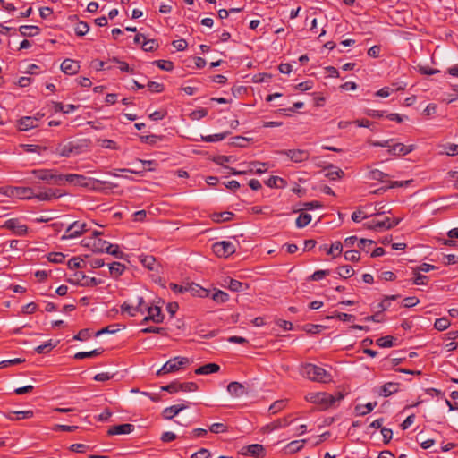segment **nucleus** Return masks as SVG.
<instances>
[{"mask_svg": "<svg viewBox=\"0 0 458 458\" xmlns=\"http://www.w3.org/2000/svg\"><path fill=\"white\" fill-rule=\"evenodd\" d=\"M300 374L314 382L329 383L332 381V375L325 369L312 363H304L300 366Z\"/></svg>", "mask_w": 458, "mask_h": 458, "instance_id": "1", "label": "nucleus"}, {"mask_svg": "<svg viewBox=\"0 0 458 458\" xmlns=\"http://www.w3.org/2000/svg\"><path fill=\"white\" fill-rule=\"evenodd\" d=\"M343 399L344 394L341 392H338L335 395L326 392L309 393L306 395L308 402L319 405L322 410L334 406L335 403Z\"/></svg>", "mask_w": 458, "mask_h": 458, "instance_id": "2", "label": "nucleus"}, {"mask_svg": "<svg viewBox=\"0 0 458 458\" xmlns=\"http://www.w3.org/2000/svg\"><path fill=\"white\" fill-rule=\"evenodd\" d=\"M31 174L38 180L55 184H64V174H57L56 170L54 169H35L31 171Z\"/></svg>", "mask_w": 458, "mask_h": 458, "instance_id": "3", "label": "nucleus"}, {"mask_svg": "<svg viewBox=\"0 0 458 458\" xmlns=\"http://www.w3.org/2000/svg\"><path fill=\"white\" fill-rule=\"evenodd\" d=\"M189 364L190 360L188 358L177 356L167 360L162 368L157 371V375L162 376L168 373L177 372Z\"/></svg>", "mask_w": 458, "mask_h": 458, "instance_id": "4", "label": "nucleus"}, {"mask_svg": "<svg viewBox=\"0 0 458 458\" xmlns=\"http://www.w3.org/2000/svg\"><path fill=\"white\" fill-rule=\"evenodd\" d=\"M103 234L102 232L94 231L93 237L89 241L83 240L82 242L84 246L91 247L94 252H106L108 250V248H113L114 244H111L106 240L99 238L98 236Z\"/></svg>", "mask_w": 458, "mask_h": 458, "instance_id": "5", "label": "nucleus"}, {"mask_svg": "<svg viewBox=\"0 0 458 458\" xmlns=\"http://www.w3.org/2000/svg\"><path fill=\"white\" fill-rule=\"evenodd\" d=\"M145 312L148 315L142 319L141 324H146L148 321H152L156 324L162 323L165 318V315L162 312V308L158 305H143Z\"/></svg>", "mask_w": 458, "mask_h": 458, "instance_id": "6", "label": "nucleus"}, {"mask_svg": "<svg viewBox=\"0 0 458 458\" xmlns=\"http://www.w3.org/2000/svg\"><path fill=\"white\" fill-rule=\"evenodd\" d=\"M161 390L170 394H174L180 391L194 392L198 390V385L195 382L180 383L178 381H174L166 386H162Z\"/></svg>", "mask_w": 458, "mask_h": 458, "instance_id": "7", "label": "nucleus"}, {"mask_svg": "<svg viewBox=\"0 0 458 458\" xmlns=\"http://www.w3.org/2000/svg\"><path fill=\"white\" fill-rule=\"evenodd\" d=\"M213 252L219 258H227L236 250L235 245L228 241L215 242L212 245Z\"/></svg>", "mask_w": 458, "mask_h": 458, "instance_id": "8", "label": "nucleus"}, {"mask_svg": "<svg viewBox=\"0 0 458 458\" xmlns=\"http://www.w3.org/2000/svg\"><path fill=\"white\" fill-rule=\"evenodd\" d=\"M145 304L144 298L141 296L137 297L136 304H130L127 301H124L121 305L122 313H127L130 317H135L137 313L144 314L145 310L143 305Z\"/></svg>", "mask_w": 458, "mask_h": 458, "instance_id": "9", "label": "nucleus"}, {"mask_svg": "<svg viewBox=\"0 0 458 458\" xmlns=\"http://www.w3.org/2000/svg\"><path fill=\"white\" fill-rule=\"evenodd\" d=\"M87 230L86 223L75 221L66 228L64 234L62 236V239L65 240L77 238L87 232Z\"/></svg>", "mask_w": 458, "mask_h": 458, "instance_id": "10", "label": "nucleus"}, {"mask_svg": "<svg viewBox=\"0 0 458 458\" xmlns=\"http://www.w3.org/2000/svg\"><path fill=\"white\" fill-rule=\"evenodd\" d=\"M281 155H285L294 163H301L310 158V152L305 149H286L280 152Z\"/></svg>", "mask_w": 458, "mask_h": 458, "instance_id": "11", "label": "nucleus"}, {"mask_svg": "<svg viewBox=\"0 0 458 458\" xmlns=\"http://www.w3.org/2000/svg\"><path fill=\"white\" fill-rule=\"evenodd\" d=\"M81 148L79 145L73 143V142H67L64 144H60L57 148L55 152L65 157H69L72 155H77L80 153Z\"/></svg>", "mask_w": 458, "mask_h": 458, "instance_id": "12", "label": "nucleus"}, {"mask_svg": "<svg viewBox=\"0 0 458 458\" xmlns=\"http://www.w3.org/2000/svg\"><path fill=\"white\" fill-rule=\"evenodd\" d=\"M10 194L21 199H30L34 198V191L30 187H12L10 189Z\"/></svg>", "mask_w": 458, "mask_h": 458, "instance_id": "13", "label": "nucleus"}, {"mask_svg": "<svg viewBox=\"0 0 458 458\" xmlns=\"http://www.w3.org/2000/svg\"><path fill=\"white\" fill-rule=\"evenodd\" d=\"M242 454L243 455H250L252 457L261 458L266 454L265 448L262 445L252 444L242 448Z\"/></svg>", "mask_w": 458, "mask_h": 458, "instance_id": "14", "label": "nucleus"}, {"mask_svg": "<svg viewBox=\"0 0 458 458\" xmlns=\"http://www.w3.org/2000/svg\"><path fill=\"white\" fill-rule=\"evenodd\" d=\"M64 182H67L77 186L89 187V179L82 174H69L64 175Z\"/></svg>", "mask_w": 458, "mask_h": 458, "instance_id": "15", "label": "nucleus"}, {"mask_svg": "<svg viewBox=\"0 0 458 458\" xmlns=\"http://www.w3.org/2000/svg\"><path fill=\"white\" fill-rule=\"evenodd\" d=\"M81 278L82 282H80L79 280L73 281L72 279H67L66 281L72 284L84 286V287H93V286L101 284L103 283V280H101V279H98L96 277H89V276H85L84 274L81 275Z\"/></svg>", "mask_w": 458, "mask_h": 458, "instance_id": "16", "label": "nucleus"}, {"mask_svg": "<svg viewBox=\"0 0 458 458\" xmlns=\"http://www.w3.org/2000/svg\"><path fill=\"white\" fill-rule=\"evenodd\" d=\"M414 149V145H404L403 143H394L388 149V154L394 156H405Z\"/></svg>", "mask_w": 458, "mask_h": 458, "instance_id": "17", "label": "nucleus"}, {"mask_svg": "<svg viewBox=\"0 0 458 458\" xmlns=\"http://www.w3.org/2000/svg\"><path fill=\"white\" fill-rule=\"evenodd\" d=\"M4 226L20 236L25 235L28 232V227L25 225L19 224L17 219L7 220Z\"/></svg>", "mask_w": 458, "mask_h": 458, "instance_id": "18", "label": "nucleus"}, {"mask_svg": "<svg viewBox=\"0 0 458 458\" xmlns=\"http://www.w3.org/2000/svg\"><path fill=\"white\" fill-rule=\"evenodd\" d=\"M134 430V425L125 423V424H120V425H114L109 428L107 430V434L109 436L113 435H125L130 434Z\"/></svg>", "mask_w": 458, "mask_h": 458, "instance_id": "19", "label": "nucleus"}, {"mask_svg": "<svg viewBox=\"0 0 458 458\" xmlns=\"http://www.w3.org/2000/svg\"><path fill=\"white\" fill-rule=\"evenodd\" d=\"M61 70L68 75H74L80 70L79 62L72 59H65L61 64Z\"/></svg>", "mask_w": 458, "mask_h": 458, "instance_id": "20", "label": "nucleus"}, {"mask_svg": "<svg viewBox=\"0 0 458 458\" xmlns=\"http://www.w3.org/2000/svg\"><path fill=\"white\" fill-rule=\"evenodd\" d=\"M39 118L32 116L21 117L18 122L20 131H28L38 126Z\"/></svg>", "mask_w": 458, "mask_h": 458, "instance_id": "21", "label": "nucleus"}, {"mask_svg": "<svg viewBox=\"0 0 458 458\" xmlns=\"http://www.w3.org/2000/svg\"><path fill=\"white\" fill-rule=\"evenodd\" d=\"M63 196L59 190L49 189L46 191L39 192L34 195V198L40 201H50Z\"/></svg>", "mask_w": 458, "mask_h": 458, "instance_id": "22", "label": "nucleus"}, {"mask_svg": "<svg viewBox=\"0 0 458 458\" xmlns=\"http://www.w3.org/2000/svg\"><path fill=\"white\" fill-rule=\"evenodd\" d=\"M188 408V404H175L170 407L164 409L162 411V416L165 420H172L175 417L179 412Z\"/></svg>", "mask_w": 458, "mask_h": 458, "instance_id": "23", "label": "nucleus"}, {"mask_svg": "<svg viewBox=\"0 0 458 458\" xmlns=\"http://www.w3.org/2000/svg\"><path fill=\"white\" fill-rule=\"evenodd\" d=\"M228 393L233 397H241L247 394L246 387L239 382H231L227 386Z\"/></svg>", "mask_w": 458, "mask_h": 458, "instance_id": "24", "label": "nucleus"}, {"mask_svg": "<svg viewBox=\"0 0 458 458\" xmlns=\"http://www.w3.org/2000/svg\"><path fill=\"white\" fill-rule=\"evenodd\" d=\"M399 391V383L387 382L384 384L378 392V394L384 397H388Z\"/></svg>", "mask_w": 458, "mask_h": 458, "instance_id": "25", "label": "nucleus"}, {"mask_svg": "<svg viewBox=\"0 0 458 458\" xmlns=\"http://www.w3.org/2000/svg\"><path fill=\"white\" fill-rule=\"evenodd\" d=\"M264 182L267 187L275 189H284L287 186V182L284 178L276 175L270 176Z\"/></svg>", "mask_w": 458, "mask_h": 458, "instance_id": "26", "label": "nucleus"}, {"mask_svg": "<svg viewBox=\"0 0 458 458\" xmlns=\"http://www.w3.org/2000/svg\"><path fill=\"white\" fill-rule=\"evenodd\" d=\"M268 169V164L259 161H252L248 164L247 172L255 173L258 174H264Z\"/></svg>", "mask_w": 458, "mask_h": 458, "instance_id": "27", "label": "nucleus"}, {"mask_svg": "<svg viewBox=\"0 0 458 458\" xmlns=\"http://www.w3.org/2000/svg\"><path fill=\"white\" fill-rule=\"evenodd\" d=\"M139 259L140 263L150 271H154L157 269V262L156 258L152 255H140L139 256Z\"/></svg>", "mask_w": 458, "mask_h": 458, "instance_id": "28", "label": "nucleus"}, {"mask_svg": "<svg viewBox=\"0 0 458 458\" xmlns=\"http://www.w3.org/2000/svg\"><path fill=\"white\" fill-rule=\"evenodd\" d=\"M187 293H190L192 296L200 298L208 296V291L197 284H188Z\"/></svg>", "mask_w": 458, "mask_h": 458, "instance_id": "29", "label": "nucleus"}, {"mask_svg": "<svg viewBox=\"0 0 458 458\" xmlns=\"http://www.w3.org/2000/svg\"><path fill=\"white\" fill-rule=\"evenodd\" d=\"M220 369V366L216 363H208L195 370V374L197 375H208L212 373H216Z\"/></svg>", "mask_w": 458, "mask_h": 458, "instance_id": "30", "label": "nucleus"}, {"mask_svg": "<svg viewBox=\"0 0 458 458\" xmlns=\"http://www.w3.org/2000/svg\"><path fill=\"white\" fill-rule=\"evenodd\" d=\"M367 178L369 180L378 181L381 182H388L389 174L378 169H373L368 173Z\"/></svg>", "mask_w": 458, "mask_h": 458, "instance_id": "31", "label": "nucleus"}, {"mask_svg": "<svg viewBox=\"0 0 458 458\" xmlns=\"http://www.w3.org/2000/svg\"><path fill=\"white\" fill-rule=\"evenodd\" d=\"M234 216V214L230 211L216 212L213 213L210 217L215 223H222L231 221Z\"/></svg>", "mask_w": 458, "mask_h": 458, "instance_id": "32", "label": "nucleus"}, {"mask_svg": "<svg viewBox=\"0 0 458 458\" xmlns=\"http://www.w3.org/2000/svg\"><path fill=\"white\" fill-rule=\"evenodd\" d=\"M34 415V412L31 410L28 411H10L6 418L11 420H21V419H30Z\"/></svg>", "mask_w": 458, "mask_h": 458, "instance_id": "33", "label": "nucleus"}, {"mask_svg": "<svg viewBox=\"0 0 458 458\" xmlns=\"http://www.w3.org/2000/svg\"><path fill=\"white\" fill-rule=\"evenodd\" d=\"M19 30L24 37H34L40 32V29L33 25H22L20 27Z\"/></svg>", "mask_w": 458, "mask_h": 458, "instance_id": "34", "label": "nucleus"}, {"mask_svg": "<svg viewBox=\"0 0 458 458\" xmlns=\"http://www.w3.org/2000/svg\"><path fill=\"white\" fill-rule=\"evenodd\" d=\"M225 283H228V288L233 292H242L247 289V284L236 280L228 277L225 280Z\"/></svg>", "mask_w": 458, "mask_h": 458, "instance_id": "35", "label": "nucleus"}, {"mask_svg": "<svg viewBox=\"0 0 458 458\" xmlns=\"http://www.w3.org/2000/svg\"><path fill=\"white\" fill-rule=\"evenodd\" d=\"M327 169L329 171L326 174V177H327L329 180L334 181L340 179L344 175V173L342 169L335 167L333 165H329Z\"/></svg>", "mask_w": 458, "mask_h": 458, "instance_id": "36", "label": "nucleus"}, {"mask_svg": "<svg viewBox=\"0 0 458 458\" xmlns=\"http://www.w3.org/2000/svg\"><path fill=\"white\" fill-rule=\"evenodd\" d=\"M364 226L367 229L375 230V231H379L381 229H386V218L382 221L373 219L369 222L365 223Z\"/></svg>", "mask_w": 458, "mask_h": 458, "instance_id": "37", "label": "nucleus"}, {"mask_svg": "<svg viewBox=\"0 0 458 458\" xmlns=\"http://www.w3.org/2000/svg\"><path fill=\"white\" fill-rule=\"evenodd\" d=\"M126 267L120 262H113L109 266V271L113 277H118L124 272Z\"/></svg>", "mask_w": 458, "mask_h": 458, "instance_id": "38", "label": "nucleus"}, {"mask_svg": "<svg viewBox=\"0 0 458 458\" xmlns=\"http://www.w3.org/2000/svg\"><path fill=\"white\" fill-rule=\"evenodd\" d=\"M103 351L104 350L102 348H98V349L92 350L90 352H79L75 353L74 359L82 360L85 358H93V357L100 355L103 352Z\"/></svg>", "mask_w": 458, "mask_h": 458, "instance_id": "39", "label": "nucleus"}, {"mask_svg": "<svg viewBox=\"0 0 458 458\" xmlns=\"http://www.w3.org/2000/svg\"><path fill=\"white\" fill-rule=\"evenodd\" d=\"M377 403L374 402V403H368L365 405H357L355 407V411L358 415L364 416V415L369 413L370 411H372L373 409L377 406Z\"/></svg>", "mask_w": 458, "mask_h": 458, "instance_id": "40", "label": "nucleus"}, {"mask_svg": "<svg viewBox=\"0 0 458 458\" xmlns=\"http://www.w3.org/2000/svg\"><path fill=\"white\" fill-rule=\"evenodd\" d=\"M395 340L396 339L394 337H393L392 335H386V336L378 338L376 341V344H377V345H378L379 347H382V348H390L394 345Z\"/></svg>", "mask_w": 458, "mask_h": 458, "instance_id": "41", "label": "nucleus"}, {"mask_svg": "<svg viewBox=\"0 0 458 458\" xmlns=\"http://www.w3.org/2000/svg\"><path fill=\"white\" fill-rule=\"evenodd\" d=\"M306 442H307L306 439L292 441L286 445V450L288 453H291V454L296 453V452L300 451L301 449H302V447Z\"/></svg>", "mask_w": 458, "mask_h": 458, "instance_id": "42", "label": "nucleus"}, {"mask_svg": "<svg viewBox=\"0 0 458 458\" xmlns=\"http://www.w3.org/2000/svg\"><path fill=\"white\" fill-rule=\"evenodd\" d=\"M311 221V216L308 213H301L296 219V226L303 228L308 225Z\"/></svg>", "mask_w": 458, "mask_h": 458, "instance_id": "43", "label": "nucleus"}, {"mask_svg": "<svg viewBox=\"0 0 458 458\" xmlns=\"http://www.w3.org/2000/svg\"><path fill=\"white\" fill-rule=\"evenodd\" d=\"M159 44L155 39H145L142 41V50L145 52H152L158 48Z\"/></svg>", "mask_w": 458, "mask_h": 458, "instance_id": "44", "label": "nucleus"}, {"mask_svg": "<svg viewBox=\"0 0 458 458\" xmlns=\"http://www.w3.org/2000/svg\"><path fill=\"white\" fill-rule=\"evenodd\" d=\"M251 139L245 138L242 136H235L230 139V145L245 148L247 146V142H249Z\"/></svg>", "mask_w": 458, "mask_h": 458, "instance_id": "45", "label": "nucleus"}, {"mask_svg": "<svg viewBox=\"0 0 458 458\" xmlns=\"http://www.w3.org/2000/svg\"><path fill=\"white\" fill-rule=\"evenodd\" d=\"M338 275L339 276L346 279L353 276L354 270L352 266L345 265L338 267Z\"/></svg>", "mask_w": 458, "mask_h": 458, "instance_id": "46", "label": "nucleus"}, {"mask_svg": "<svg viewBox=\"0 0 458 458\" xmlns=\"http://www.w3.org/2000/svg\"><path fill=\"white\" fill-rule=\"evenodd\" d=\"M110 61L113 62V63L117 64L118 66H119V69L122 72H128V73H131V74L134 73V69L131 68L126 62L120 61L116 57H113L112 59H110Z\"/></svg>", "mask_w": 458, "mask_h": 458, "instance_id": "47", "label": "nucleus"}, {"mask_svg": "<svg viewBox=\"0 0 458 458\" xmlns=\"http://www.w3.org/2000/svg\"><path fill=\"white\" fill-rule=\"evenodd\" d=\"M450 324L447 318H440L435 320L434 327L438 331H444L449 327Z\"/></svg>", "mask_w": 458, "mask_h": 458, "instance_id": "48", "label": "nucleus"}, {"mask_svg": "<svg viewBox=\"0 0 458 458\" xmlns=\"http://www.w3.org/2000/svg\"><path fill=\"white\" fill-rule=\"evenodd\" d=\"M212 299L217 303H225L228 301L229 295L224 291L217 290L212 294Z\"/></svg>", "mask_w": 458, "mask_h": 458, "instance_id": "49", "label": "nucleus"}, {"mask_svg": "<svg viewBox=\"0 0 458 458\" xmlns=\"http://www.w3.org/2000/svg\"><path fill=\"white\" fill-rule=\"evenodd\" d=\"M159 69L170 72L174 69L173 62L169 60H156L153 62Z\"/></svg>", "mask_w": 458, "mask_h": 458, "instance_id": "50", "label": "nucleus"}, {"mask_svg": "<svg viewBox=\"0 0 458 458\" xmlns=\"http://www.w3.org/2000/svg\"><path fill=\"white\" fill-rule=\"evenodd\" d=\"M120 330V324H114L107 326L98 331L96 332L95 335L99 336L103 334H114Z\"/></svg>", "mask_w": 458, "mask_h": 458, "instance_id": "51", "label": "nucleus"}, {"mask_svg": "<svg viewBox=\"0 0 458 458\" xmlns=\"http://www.w3.org/2000/svg\"><path fill=\"white\" fill-rule=\"evenodd\" d=\"M228 134H229V132L226 131V132H223V133L208 135V136L202 137V139L205 142H216V141H220V140H223L224 139H225Z\"/></svg>", "mask_w": 458, "mask_h": 458, "instance_id": "52", "label": "nucleus"}, {"mask_svg": "<svg viewBox=\"0 0 458 458\" xmlns=\"http://www.w3.org/2000/svg\"><path fill=\"white\" fill-rule=\"evenodd\" d=\"M65 256L62 252H50L47 255V260L52 263H63Z\"/></svg>", "mask_w": 458, "mask_h": 458, "instance_id": "53", "label": "nucleus"}, {"mask_svg": "<svg viewBox=\"0 0 458 458\" xmlns=\"http://www.w3.org/2000/svg\"><path fill=\"white\" fill-rule=\"evenodd\" d=\"M343 244L340 242H335L327 250V254L336 257L342 253Z\"/></svg>", "mask_w": 458, "mask_h": 458, "instance_id": "54", "label": "nucleus"}, {"mask_svg": "<svg viewBox=\"0 0 458 458\" xmlns=\"http://www.w3.org/2000/svg\"><path fill=\"white\" fill-rule=\"evenodd\" d=\"M375 244L373 240L369 239H360L358 243V247L360 250L365 252H369L371 247Z\"/></svg>", "mask_w": 458, "mask_h": 458, "instance_id": "55", "label": "nucleus"}, {"mask_svg": "<svg viewBox=\"0 0 458 458\" xmlns=\"http://www.w3.org/2000/svg\"><path fill=\"white\" fill-rule=\"evenodd\" d=\"M344 259L348 261L356 262L360 260V253L356 250H351L344 253Z\"/></svg>", "mask_w": 458, "mask_h": 458, "instance_id": "56", "label": "nucleus"}, {"mask_svg": "<svg viewBox=\"0 0 458 458\" xmlns=\"http://www.w3.org/2000/svg\"><path fill=\"white\" fill-rule=\"evenodd\" d=\"M285 405H286L285 400H277L270 405L269 411L272 413H276V412L282 411L285 407Z\"/></svg>", "mask_w": 458, "mask_h": 458, "instance_id": "57", "label": "nucleus"}, {"mask_svg": "<svg viewBox=\"0 0 458 458\" xmlns=\"http://www.w3.org/2000/svg\"><path fill=\"white\" fill-rule=\"evenodd\" d=\"M415 277L413 279V284L416 285H424L428 284V277L427 276L421 275L419 271L414 269Z\"/></svg>", "mask_w": 458, "mask_h": 458, "instance_id": "58", "label": "nucleus"}, {"mask_svg": "<svg viewBox=\"0 0 458 458\" xmlns=\"http://www.w3.org/2000/svg\"><path fill=\"white\" fill-rule=\"evenodd\" d=\"M89 30V26L85 21H80L75 27L77 36H84Z\"/></svg>", "mask_w": 458, "mask_h": 458, "instance_id": "59", "label": "nucleus"}, {"mask_svg": "<svg viewBox=\"0 0 458 458\" xmlns=\"http://www.w3.org/2000/svg\"><path fill=\"white\" fill-rule=\"evenodd\" d=\"M228 429V427L224 424V423H213L210 427H209V430L212 432V433H216V434H218V433H224V432H226Z\"/></svg>", "mask_w": 458, "mask_h": 458, "instance_id": "60", "label": "nucleus"}, {"mask_svg": "<svg viewBox=\"0 0 458 458\" xmlns=\"http://www.w3.org/2000/svg\"><path fill=\"white\" fill-rule=\"evenodd\" d=\"M55 346V344H54L50 340L44 344L37 346L35 348V351L38 353H47V352H50Z\"/></svg>", "mask_w": 458, "mask_h": 458, "instance_id": "61", "label": "nucleus"}, {"mask_svg": "<svg viewBox=\"0 0 458 458\" xmlns=\"http://www.w3.org/2000/svg\"><path fill=\"white\" fill-rule=\"evenodd\" d=\"M328 275H330L329 270H317L309 277V280L319 281Z\"/></svg>", "mask_w": 458, "mask_h": 458, "instance_id": "62", "label": "nucleus"}, {"mask_svg": "<svg viewBox=\"0 0 458 458\" xmlns=\"http://www.w3.org/2000/svg\"><path fill=\"white\" fill-rule=\"evenodd\" d=\"M420 302L419 299L415 296H411V297H405L403 300V307L405 308H411V307H414L416 306L418 303Z\"/></svg>", "mask_w": 458, "mask_h": 458, "instance_id": "63", "label": "nucleus"}, {"mask_svg": "<svg viewBox=\"0 0 458 458\" xmlns=\"http://www.w3.org/2000/svg\"><path fill=\"white\" fill-rule=\"evenodd\" d=\"M210 452L206 448H200L198 452L191 454V458H209Z\"/></svg>", "mask_w": 458, "mask_h": 458, "instance_id": "64", "label": "nucleus"}]
</instances>
